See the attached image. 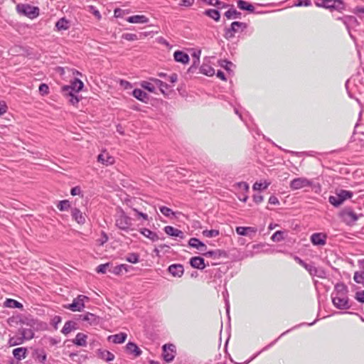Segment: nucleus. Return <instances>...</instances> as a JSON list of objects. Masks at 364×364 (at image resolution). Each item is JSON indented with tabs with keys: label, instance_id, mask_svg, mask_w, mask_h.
I'll return each mask as SVG.
<instances>
[{
	"label": "nucleus",
	"instance_id": "1",
	"mask_svg": "<svg viewBox=\"0 0 364 364\" xmlns=\"http://www.w3.org/2000/svg\"><path fill=\"white\" fill-rule=\"evenodd\" d=\"M115 225L126 232L134 230L132 218L128 216L122 209H119L115 215Z\"/></svg>",
	"mask_w": 364,
	"mask_h": 364
},
{
	"label": "nucleus",
	"instance_id": "2",
	"mask_svg": "<svg viewBox=\"0 0 364 364\" xmlns=\"http://www.w3.org/2000/svg\"><path fill=\"white\" fill-rule=\"evenodd\" d=\"M353 196V193L350 191L344 189L336 190L334 196H330L328 202L334 207H338L348 199H350Z\"/></svg>",
	"mask_w": 364,
	"mask_h": 364
},
{
	"label": "nucleus",
	"instance_id": "3",
	"mask_svg": "<svg viewBox=\"0 0 364 364\" xmlns=\"http://www.w3.org/2000/svg\"><path fill=\"white\" fill-rule=\"evenodd\" d=\"M247 28V24L244 22L234 21L230 27L225 30L224 37L226 39H231L235 37V33L242 32Z\"/></svg>",
	"mask_w": 364,
	"mask_h": 364
},
{
	"label": "nucleus",
	"instance_id": "4",
	"mask_svg": "<svg viewBox=\"0 0 364 364\" xmlns=\"http://www.w3.org/2000/svg\"><path fill=\"white\" fill-rule=\"evenodd\" d=\"M339 217L348 225H354L358 220V215L350 208L343 209L339 213Z\"/></svg>",
	"mask_w": 364,
	"mask_h": 364
},
{
	"label": "nucleus",
	"instance_id": "5",
	"mask_svg": "<svg viewBox=\"0 0 364 364\" xmlns=\"http://www.w3.org/2000/svg\"><path fill=\"white\" fill-rule=\"evenodd\" d=\"M331 299L333 306L338 309L346 310L350 308V304H349V299L347 294H342V296H340L339 294L331 296Z\"/></svg>",
	"mask_w": 364,
	"mask_h": 364
},
{
	"label": "nucleus",
	"instance_id": "6",
	"mask_svg": "<svg viewBox=\"0 0 364 364\" xmlns=\"http://www.w3.org/2000/svg\"><path fill=\"white\" fill-rule=\"evenodd\" d=\"M336 19L342 21L348 30L350 38H353L351 30L357 27L359 24L357 18L353 16H344L343 17H338Z\"/></svg>",
	"mask_w": 364,
	"mask_h": 364
},
{
	"label": "nucleus",
	"instance_id": "7",
	"mask_svg": "<svg viewBox=\"0 0 364 364\" xmlns=\"http://www.w3.org/2000/svg\"><path fill=\"white\" fill-rule=\"evenodd\" d=\"M88 299L89 298L86 296L79 295L71 304L65 306V308L72 311H81L85 307V301Z\"/></svg>",
	"mask_w": 364,
	"mask_h": 364
},
{
	"label": "nucleus",
	"instance_id": "8",
	"mask_svg": "<svg viewBox=\"0 0 364 364\" xmlns=\"http://www.w3.org/2000/svg\"><path fill=\"white\" fill-rule=\"evenodd\" d=\"M312 183L311 180L304 177H299L291 181L289 187L292 191H296L306 187H311Z\"/></svg>",
	"mask_w": 364,
	"mask_h": 364
},
{
	"label": "nucleus",
	"instance_id": "9",
	"mask_svg": "<svg viewBox=\"0 0 364 364\" xmlns=\"http://www.w3.org/2000/svg\"><path fill=\"white\" fill-rule=\"evenodd\" d=\"M317 5L329 9L341 10L344 8V4L341 0H321Z\"/></svg>",
	"mask_w": 364,
	"mask_h": 364
},
{
	"label": "nucleus",
	"instance_id": "10",
	"mask_svg": "<svg viewBox=\"0 0 364 364\" xmlns=\"http://www.w3.org/2000/svg\"><path fill=\"white\" fill-rule=\"evenodd\" d=\"M18 10L24 15L30 17H36L39 14V9L36 6H33L29 4H22L17 6Z\"/></svg>",
	"mask_w": 364,
	"mask_h": 364
},
{
	"label": "nucleus",
	"instance_id": "11",
	"mask_svg": "<svg viewBox=\"0 0 364 364\" xmlns=\"http://www.w3.org/2000/svg\"><path fill=\"white\" fill-rule=\"evenodd\" d=\"M84 86L83 82L77 78H75L70 85H65L62 87L63 93L78 92L82 90Z\"/></svg>",
	"mask_w": 364,
	"mask_h": 364
},
{
	"label": "nucleus",
	"instance_id": "12",
	"mask_svg": "<svg viewBox=\"0 0 364 364\" xmlns=\"http://www.w3.org/2000/svg\"><path fill=\"white\" fill-rule=\"evenodd\" d=\"M309 273L314 277H318L319 278L323 279L326 277V271L321 267H315L313 263L307 264L305 268Z\"/></svg>",
	"mask_w": 364,
	"mask_h": 364
},
{
	"label": "nucleus",
	"instance_id": "13",
	"mask_svg": "<svg viewBox=\"0 0 364 364\" xmlns=\"http://www.w3.org/2000/svg\"><path fill=\"white\" fill-rule=\"evenodd\" d=\"M175 346L172 344H165L163 346V358L167 363L171 362L174 358L173 349Z\"/></svg>",
	"mask_w": 364,
	"mask_h": 364
},
{
	"label": "nucleus",
	"instance_id": "14",
	"mask_svg": "<svg viewBox=\"0 0 364 364\" xmlns=\"http://www.w3.org/2000/svg\"><path fill=\"white\" fill-rule=\"evenodd\" d=\"M326 235L323 233H314L311 236V242L314 245H324L326 243Z\"/></svg>",
	"mask_w": 364,
	"mask_h": 364
},
{
	"label": "nucleus",
	"instance_id": "15",
	"mask_svg": "<svg viewBox=\"0 0 364 364\" xmlns=\"http://www.w3.org/2000/svg\"><path fill=\"white\" fill-rule=\"evenodd\" d=\"M71 215L73 219L80 225H83L86 222L85 215L77 208L71 209Z\"/></svg>",
	"mask_w": 364,
	"mask_h": 364
},
{
	"label": "nucleus",
	"instance_id": "16",
	"mask_svg": "<svg viewBox=\"0 0 364 364\" xmlns=\"http://www.w3.org/2000/svg\"><path fill=\"white\" fill-rule=\"evenodd\" d=\"M168 272L173 277H181L183 274L184 269L182 264H173L168 267Z\"/></svg>",
	"mask_w": 364,
	"mask_h": 364
},
{
	"label": "nucleus",
	"instance_id": "17",
	"mask_svg": "<svg viewBox=\"0 0 364 364\" xmlns=\"http://www.w3.org/2000/svg\"><path fill=\"white\" fill-rule=\"evenodd\" d=\"M97 161L105 166L112 165L115 161L114 158L106 152L99 154Z\"/></svg>",
	"mask_w": 364,
	"mask_h": 364
},
{
	"label": "nucleus",
	"instance_id": "18",
	"mask_svg": "<svg viewBox=\"0 0 364 364\" xmlns=\"http://www.w3.org/2000/svg\"><path fill=\"white\" fill-rule=\"evenodd\" d=\"M80 318L82 321L87 322L90 325H97L99 323V317L89 312L80 315Z\"/></svg>",
	"mask_w": 364,
	"mask_h": 364
},
{
	"label": "nucleus",
	"instance_id": "19",
	"mask_svg": "<svg viewBox=\"0 0 364 364\" xmlns=\"http://www.w3.org/2000/svg\"><path fill=\"white\" fill-rule=\"evenodd\" d=\"M164 232L167 235L172 236V237H179L180 239L184 238V233L181 230H180L177 228H175L172 226H169V225L166 226L164 228Z\"/></svg>",
	"mask_w": 364,
	"mask_h": 364
},
{
	"label": "nucleus",
	"instance_id": "20",
	"mask_svg": "<svg viewBox=\"0 0 364 364\" xmlns=\"http://www.w3.org/2000/svg\"><path fill=\"white\" fill-rule=\"evenodd\" d=\"M191 267L198 269H203L205 267V260L201 257H193L190 259Z\"/></svg>",
	"mask_w": 364,
	"mask_h": 364
},
{
	"label": "nucleus",
	"instance_id": "21",
	"mask_svg": "<svg viewBox=\"0 0 364 364\" xmlns=\"http://www.w3.org/2000/svg\"><path fill=\"white\" fill-rule=\"evenodd\" d=\"M188 245L201 252L205 251L207 249V246L196 237H191L188 241Z\"/></svg>",
	"mask_w": 364,
	"mask_h": 364
},
{
	"label": "nucleus",
	"instance_id": "22",
	"mask_svg": "<svg viewBox=\"0 0 364 364\" xmlns=\"http://www.w3.org/2000/svg\"><path fill=\"white\" fill-rule=\"evenodd\" d=\"M127 350L134 355L135 358L139 357L141 355L142 350L137 346V345L133 342H129L126 345Z\"/></svg>",
	"mask_w": 364,
	"mask_h": 364
},
{
	"label": "nucleus",
	"instance_id": "23",
	"mask_svg": "<svg viewBox=\"0 0 364 364\" xmlns=\"http://www.w3.org/2000/svg\"><path fill=\"white\" fill-rule=\"evenodd\" d=\"M126 20L131 23H146L149 21V19L144 15L129 16Z\"/></svg>",
	"mask_w": 364,
	"mask_h": 364
},
{
	"label": "nucleus",
	"instance_id": "24",
	"mask_svg": "<svg viewBox=\"0 0 364 364\" xmlns=\"http://www.w3.org/2000/svg\"><path fill=\"white\" fill-rule=\"evenodd\" d=\"M348 289L347 286L344 283L341 282V283H338L335 285L334 290L332 292L331 296L338 295V294L340 296H342V294L343 295L348 294Z\"/></svg>",
	"mask_w": 364,
	"mask_h": 364
},
{
	"label": "nucleus",
	"instance_id": "25",
	"mask_svg": "<svg viewBox=\"0 0 364 364\" xmlns=\"http://www.w3.org/2000/svg\"><path fill=\"white\" fill-rule=\"evenodd\" d=\"M174 60L176 62L186 64L189 61V56L187 53L181 50H176L173 53Z\"/></svg>",
	"mask_w": 364,
	"mask_h": 364
},
{
	"label": "nucleus",
	"instance_id": "26",
	"mask_svg": "<svg viewBox=\"0 0 364 364\" xmlns=\"http://www.w3.org/2000/svg\"><path fill=\"white\" fill-rule=\"evenodd\" d=\"M132 95L138 100L143 102H146L149 99L146 92L138 88H136L132 91Z\"/></svg>",
	"mask_w": 364,
	"mask_h": 364
},
{
	"label": "nucleus",
	"instance_id": "27",
	"mask_svg": "<svg viewBox=\"0 0 364 364\" xmlns=\"http://www.w3.org/2000/svg\"><path fill=\"white\" fill-rule=\"evenodd\" d=\"M18 332L23 341L25 340H31L34 336L33 331L31 328H21L18 330Z\"/></svg>",
	"mask_w": 364,
	"mask_h": 364
},
{
	"label": "nucleus",
	"instance_id": "28",
	"mask_svg": "<svg viewBox=\"0 0 364 364\" xmlns=\"http://www.w3.org/2000/svg\"><path fill=\"white\" fill-rule=\"evenodd\" d=\"M140 233L142 234L144 237L149 238V240H151L152 242H155V241H157L159 237L158 236V235L155 232H153L151 230H150L149 229H147V228H141L140 230H139Z\"/></svg>",
	"mask_w": 364,
	"mask_h": 364
},
{
	"label": "nucleus",
	"instance_id": "29",
	"mask_svg": "<svg viewBox=\"0 0 364 364\" xmlns=\"http://www.w3.org/2000/svg\"><path fill=\"white\" fill-rule=\"evenodd\" d=\"M127 338L126 333H119L118 334L109 336L108 337L109 341H112L114 343H122Z\"/></svg>",
	"mask_w": 364,
	"mask_h": 364
},
{
	"label": "nucleus",
	"instance_id": "30",
	"mask_svg": "<svg viewBox=\"0 0 364 364\" xmlns=\"http://www.w3.org/2000/svg\"><path fill=\"white\" fill-rule=\"evenodd\" d=\"M27 349L23 347L16 348L13 350L14 357L18 360H21L26 357Z\"/></svg>",
	"mask_w": 364,
	"mask_h": 364
},
{
	"label": "nucleus",
	"instance_id": "31",
	"mask_svg": "<svg viewBox=\"0 0 364 364\" xmlns=\"http://www.w3.org/2000/svg\"><path fill=\"white\" fill-rule=\"evenodd\" d=\"M257 229L252 227H237L236 228V232L242 236L248 235L250 233H255Z\"/></svg>",
	"mask_w": 364,
	"mask_h": 364
},
{
	"label": "nucleus",
	"instance_id": "32",
	"mask_svg": "<svg viewBox=\"0 0 364 364\" xmlns=\"http://www.w3.org/2000/svg\"><path fill=\"white\" fill-rule=\"evenodd\" d=\"M87 336L82 333H78L75 338L73 340V343L78 346H87Z\"/></svg>",
	"mask_w": 364,
	"mask_h": 364
},
{
	"label": "nucleus",
	"instance_id": "33",
	"mask_svg": "<svg viewBox=\"0 0 364 364\" xmlns=\"http://www.w3.org/2000/svg\"><path fill=\"white\" fill-rule=\"evenodd\" d=\"M98 356L102 360H104L107 362L112 361L114 359V355L106 350H99Z\"/></svg>",
	"mask_w": 364,
	"mask_h": 364
},
{
	"label": "nucleus",
	"instance_id": "34",
	"mask_svg": "<svg viewBox=\"0 0 364 364\" xmlns=\"http://www.w3.org/2000/svg\"><path fill=\"white\" fill-rule=\"evenodd\" d=\"M55 27L58 31L68 30L70 27V22L65 18H61L56 22Z\"/></svg>",
	"mask_w": 364,
	"mask_h": 364
},
{
	"label": "nucleus",
	"instance_id": "35",
	"mask_svg": "<svg viewBox=\"0 0 364 364\" xmlns=\"http://www.w3.org/2000/svg\"><path fill=\"white\" fill-rule=\"evenodd\" d=\"M237 6L240 9L244 11H248L250 12L255 11V7L243 0H238L237 2Z\"/></svg>",
	"mask_w": 364,
	"mask_h": 364
},
{
	"label": "nucleus",
	"instance_id": "36",
	"mask_svg": "<svg viewBox=\"0 0 364 364\" xmlns=\"http://www.w3.org/2000/svg\"><path fill=\"white\" fill-rule=\"evenodd\" d=\"M23 343V341L21 336L20 334H18V332L14 336L12 337H10L9 340V345L10 346H18V345H21Z\"/></svg>",
	"mask_w": 364,
	"mask_h": 364
},
{
	"label": "nucleus",
	"instance_id": "37",
	"mask_svg": "<svg viewBox=\"0 0 364 364\" xmlns=\"http://www.w3.org/2000/svg\"><path fill=\"white\" fill-rule=\"evenodd\" d=\"M131 269H132V266H129V265L125 264H122L117 265L116 267H114L112 270V273L118 275V274H120L123 270L124 272H127Z\"/></svg>",
	"mask_w": 364,
	"mask_h": 364
},
{
	"label": "nucleus",
	"instance_id": "38",
	"mask_svg": "<svg viewBox=\"0 0 364 364\" xmlns=\"http://www.w3.org/2000/svg\"><path fill=\"white\" fill-rule=\"evenodd\" d=\"M75 323L72 321H68L65 322V323L64 324V326L63 327V328L61 330V332L63 334L67 335L69 333H70L73 330H75Z\"/></svg>",
	"mask_w": 364,
	"mask_h": 364
},
{
	"label": "nucleus",
	"instance_id": "39",
	"mask_svg": "<svg viewBox=\"0 0 364 364\" xmlns=\"http://www.w3.org/2000/svg\"><path fill=\"white\" fill-rule=\"evenodd\" d=\"M4 306L8 307V308H12V309H15V308L21 309L23 307V305L16 300H14L12 299H7L4 301Z\"/></svg>",
	"mask_w": 364,
	"mask_h": 364
},
{
	"label": "nucleus",
	"instance_id": "40",
	"mask_svg": "<svg viewBox=\"0 0 364 364\" xmlns=\"http://www.w3.org/2000/svg\"><path fill=\"white\" fill-rule=\"evenodd\" d=\"M225 16L227 18H240L241 16V13L237 11L235 9H230L225 13Z\"/></svg>",
	"mask_w": 364,
	"mask_h": 364
},
{
	"label": "nucleus",
	"instance_id": "41",
	"mask_svg": "<svg viewBox=\"0 0 364 364\" xmlns=\"http://www.w3.org/2000/svg\"><path fill=\"white\" fill-rule=\"evenodd\" d=\"M140 85L142 88H144V90H146L149 92H152V93L156 92V87L151 80L142 81V82H141Z\"/></svg>",
	"mask_w": 364,
	"mask_h": 364
},
{
	"label": "nucleus",
	"instance_id": "42",
	"mask_svg": "<svg viewBox=\"0 0 364 364\" xmlns=\"http://www.w3.org/2000/svg\"><path fill=\"white\" fill-rule=\"evenodd\" d=\"M291 329H289L286 331H284V333H282L280 336L275 339L274 341H273L272 342H271L269 344H268L267 346H264L259 352H258L257 353H256L252 358L251 360H253L254 358H255L258 355H259L263 351H265L267 350H268L269 348H271L272 346H274L278 341V339L279 338H281L282 336H283L284 335H285L286 333H289Z\"/></svg>",
	"mask_w": 364,
	"mask_h": 364
},
{
	"label": "nucleus",
	"instance_id": "43",
	"mask_svg": "<svg viewBox=\"0 0 364 364\" xmlns=\"http://www.w3.org/2000/svg\"><path fill=\"white\" fill-rule=\"evenodd\" d=\"M205 14L215 21H218L220 20V14L218 10L215 9H208L205 11Z\"/></svg>",
	"mask_w": 364,
	"mask_h": 364
},
{
	"label": "nucleus",
	"instance_id": "44",
	"mask_svg": "<svg viewBox=\"0 0 364 364\" xmlns=\"http://www.w3.org/2000/svg\"><path fill=\"white\" fill-rule=\"evenodd\" d=\"M200 70L201 73L208 76H212L215 74L214 69L208 65H201Z\"/></svg>",
	"mask_w": 364,
	"mask_h": 364
},
{
	"label": "nucleus",
	"instance_id": "45",
	"mask_svg": "<svg viewBox=\"0 0 364 364\" xmlns=\"http://www.w3.org/2000/svg\"><path fill=\"white\" fill-rule=\"evenodd\" d=\"M63 95L68 97V100L73 105H77L80 101L79 97L74 92L63 93Z\"/></svg>",
	"mask_w": 364,
	"mask_h": 364
},
{
	"label": "nucleus",
	"instance_id": "46",
	"mask_svg": "<svg viewBox=\"0 0 364 364\" xmlns=\"http://www.w3.org/2000/svg\"><path fill=\"white\" fill-rule=\"evenodd\" d=\"M270 182H267V181H264V182H255L253 185V189L255 191H261V190H264V189H267L269 186L270 185Z\"/></svg>",
	"mask_w": 364,
	"mask_h": 364
},
{
	"label": "nucleus",
	"instance_id": "47",
	"mask_svg": "<svg viewBox=\"0 0 364 364\" xmlns=\"http://www.w3.org/2000/svg\"><path fill=\"white\" fill-rule=\"evenodd\" d=\"M223 252L220 250H210L203 253V255L207 257L219 258L222 256Z\"/></svg>",
	"mask_w": 364,
	"mask_h": 364
},
{
	"label": "nucleus",
	"instance_id": "48",
	"mask_svg": "<svg viewBox=\"0 0 364 364\" xmlns=\"http://www.w3.org/2000/svg\"><path fill=\"white\" fill-rule=\"evenodd\" d=\"M159 210H160L161 213L166 217L174 218L176 216L175 213L171 208H169L168 207L161 206V207H159Z\"/></svg>",
	"mask_w": 364,
	"mask_h": 364
},
{
	"label": "nucleus",
	"instance_id": "49",
	"mask_svg": "<svg viewBox=\"0 0 364 364\" xmlns=\"http://www.w3.org/2000/svg\"><path fill=\"white\" fill-rule=\"evenodd\" d=\"M57 208L60 211L68 210L70 208V203L68 200H63L58 202Z\"/></svg>",
	"mask_w": 364,
	"mask_h": 364
},
{
	"label": "nucleus",
	"instance_id": "50",
	"mask_svg": "<svg viewBox=\"0 0 364 364\" xmlns=\"http://www.w3.org/2000/svg\"><path fill=\"white\" fill-rule=\"evenodd\" d=\"M202 234L205 237L211 238L218 236L220 232L218 230H205L202 232Z\"/></svg>",
	"mask_w": 364,
	"mask_h": 364
},
{
	"label": "nucleus",
	"instance_id": "51",
	"mask_svg": "<svg viewBox=\"0 0 364 364\" xmlns=\"http://www.w3.org/2000/svg\"><path fill=\"white\" fill-rule=\"evenodd\" d=\"M126 260L130 263L136 264L139 260V256L137 253H134V252L129 253L126 257Z\"/></svg>",
	"mask_w": 364,
	"mask_h": 364
},
{
	"label": "nucleus",
	"instance_id": "52",
	"mask_svg": "<svg viewBox=\"0 0 364 364\" xmlns=\"http://www.w3.org/2000/svg\"><path fill=\"white\" fill-rule=\"evenodd\" d=\"M274 242H280L284 240V232L281 230L276 231L271 237Z\"/></svg>",
	"mask_w": 364,
	"mask_h": 364
},
{
	"label": "nucleus",
	"instance_id": "53",
	"mask_svg": "<svg viewBox=\"0 0 364 364\" xmlns=\"http://www.w3.org/2000/svg\"><path fill=\"white\" fill-rule=\"evenodd\" d=\"M354 281L358 284L364 283V272H356L353 276Z\"/></svg>",
	"mask_w": 364,
	"mask_h": 364
},
{
	"label": "nucleus",
	"instance_id": "54",
	"mask_svg": "<svg viewBox=\"0 0 364 364\" xmlns=\"http://www.w3.org/2000/svg\"><path fill=\"white\" fill-rule=\"evenodd\" d=\"M122 38L129 41H134L139 39L136 34L129 33H123Z\"/></svg>",
	"mask_w": 364,
	"mask_h": 364
},
{
	"label": "nucleus",
	"instance_id": "55",
	"mask_svg": "<svg viewBox=\"0 0 364 364\" xmlns=\"http://www.w3.org/2000/svg\"><path fill=\"white\" fill-rule=\"evenodd\" d=\"M200 50L198 53L195 52L193 53V57L196 59L194 60L192 66L189 68V71H191L192 70H193L195 68V67L199 64V63H200Z\"/></svg>",
	"mask_w": 364,
	"mask_h": 364
},
{
	"label": "nucleus",
	"instance_id": "56",
	"mask_svg": "<svg viewBox=\"0 0 364 364\" xmlns=\"http://www.w3.org/2000/svg\"><path fill=\"white\" fill-rule=\"evenodd\" d=\"M223 296L224 297V299H225V308H226V312H227V314L228 316V318H230V315H229V313H230V303H229V301H228V291L225 289V291H224L223 292Z\"/></svg>",
	"mask_w": 364,
	"mask_h": 364
},
{
	"label": "nucleus",
	"instance_id": "57",
	"mask_svg": "<svg viewBox=\"0 0 364 364\" xmlns=\"http://www.w3.org/2000/svg\"><path fill=\"white\" fill-rule=\"evenodd\" d=\"M38 90L42 95H48L49 92L48 85L45 83H41L39 86Z\"/></svg>",
	"mask_w": 364,
	"mask_h": 364
},
{
	"label": "nucleus",
	"instance_id": "58",
	"mask_svg": "<svg viewBox=\"0 0 364 364\" xmlns=\"http://www.w3.org/2000/svg\"><path fill=\"white\" fill-rule=\"evenodd\" d=\"M88 8L89 11L92 13L98 20L101 19L102 16L100 11L94 6H89Z\"/></svg>",
	"mask_w": 364,
	"mask_h": 364
},
{
	"label": "nucleus",
	"instance_id": "59",
	"mask_svg": "<svg viewBox=\"0 0 364 364\" xmlns=\"http://www.w3.org/2000/svg\"><path fill=\"white\" fill-rule=\"evenodd\" d=\"M355 298L359 302L364 303V290L363 291H357L355 293Z\"/></svg>",
	"mask_w": 364,
	"mask_h": 364
},
{
	"label": "nucleus",
	"instance_id": "60",
	"mask_svg": "<svg viewBox=\"0 0 364 364\" xmlns=\"http://www.w3.org/2000/svg\"><path fill=\"white\" fill-rule=\"evenodd\" d=\"M109 263L100 264L97 267V272L98 273L105 274L107 271V267L109 266Z\"/></svg>",
	"mask_w": 364,
	"mask_h": 364
},
{
	"label": "nucleus",
	"instance_id": "61",
	"mask_svg": "<svg viewBox=\"0 0 364 364\" xmlns=\"http://www.w3.org/2000/svg\"><path fill=\"white\" fill-rule=\"evenodd\" d=\"M311 4L310 0H299L295 4L296 6H309Z\"/></svg>",
	"mask_w": 364,
	"mask_h": 364
},
{
	"label": "nucleus",
	"instance_id": "62",
	"mask_svg": "<svg viewBox=\"0 0 364 364\" xmlns=\"http://www.w3.org/2000/svg\"><path fill=\"white\" fill-rule=\"evenodd\" d=\"M203 2L206 3L208 5L211 6H219L223 3L219 0H202Z\"/></svg>",
	"mask_w": 364,
	"mask_h": 364
},
{
	"label": "nucleus",
	"instance_id": "63",
	"mask_svg": "<svg viewBox=\"0 0 364 364\" xmlns=\"http://www.w3.org/2000/svg\"><path fill=\"white\" fill-rule=\"evenodd\" d=\"M220 65L228 71L230 70V67L233 65V64L230 61L223 60L222 63H220Z\"/></svg>",
	"mask_w": 364,
	"mask_h": 364
},
{
	"label": "nucleus",
	"instance_id": "64",
	"mask_svg": "<svg viewBox=\"0 0 364 364\" xmlns=\"http://www.w3.org/2000/svg\"><path fill=\"white\" fill-rule=\"evenodd\" d=\"M355 14L358 15L360 18H364V8L363 7H356L355 9Z\"/></svg>",
	"mask_w": 364,
	"mask_h": 364
}]
</instances>
